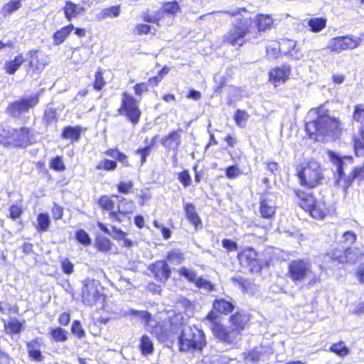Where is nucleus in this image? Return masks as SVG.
Here are the masks:
<instances>
[{
	"label": "nucleus",
	"mask_w": 364,
	"mask_h": 364,
	"mask_svg": "<svg viewBox=\"0 0 364 364\" xmlns=\"http://www.w3.org/2000/svg\"><path fill=\"white\" fill-rule=\"evenodd\" d=\"M353 146L355 155L364 157V125H362L358 132L354 135Z\"/></svg>",
	"instance_id": "24"
},
{
	"label": "nucleus",
	"mask_w": 364,
	"mask_h": 364,
	"mask_svg": "<svg viewBox=\"0 0 364 364\" xmlns=\"http://www.w3.org/2000/svg\"><path fill=\"white\" fill-rule=\"evenodd\" d=\"M74 29V26L69 24L57 31L53 35V44L58 46L63 43Z\"/></svg>",
	"instance_id": "30"
},
{
	"label": "nucleus",
	"mask_w": 364,
	"mask_h": 364,
	"mask_svg": "<svg viewBox=\"0 0 364 364\" xmlns=\"http://www.w3.org/2000/svg\"><path fill=\"white\" fill-rule=\"evenodd\" d=\"M362 42V39L353 35H346L332 38L327 44V48L331 52L339 54L346 50H353L358 48Z\"/></svg>",
	"instance_id": "11"
},
{
	"label": "nucleus",
	"mask_w": 364,
	"mask_h": 364,
	"mask_svg": "<svg viewBox=\"0 0 364 364\" xmlns=\"http://www.w3.org/2000/svg\"><path fill=\"white\" fill-rule=\"evenodd\" d=\"M151 270L159 281L164 282L170 277V268L164 261L156 262L152 266Z\"/></svg>",
	"instance_id": "18"
},
{
	"label": "nucleus",
	"mask_w": 364,
	"mask_h": 364,
	"mask_svg": "<svg viewBox=\"0 0 364 364\" xmlns=\"http://www.w3.org/2000/svg\"><path fill=\"white\" fill-rule=\"evenodd\" d=\"M22 6L21 0H10L6 3L0 11V15L4 18L18 10Z\"/></svg>",
	"instance_id": "31"
},
{
	"label": "nucleus",
	"mask_w": 364,
	"mask_h": 364,
	"mask_svg": "<svg viewBox=\"0 0 364 364\" xmlns=\"http://www.w3.org/2000/svg\"><path fill=\"white\" fill-rule=\"evenodd\" d=\"M50 167L58 171H63L65 169L63 159L60 156H56L52 159Z\"/></svg>",
	"instance_id": "56"
},
{
	"label": "nucleus",
	"mask_w": 364,
	"mask_h": 364,
	"mask_svg": "<svg viewBox=\"0 0 364 364\" xmlns=\"http://www.w3.org/2000/svg\"><path fill=\"white\" fill-rule=\"evenodd\" d=\"M65 16L68 21H71L72 18H76L78 16L83 15L85 11L84 6L74 4L72 1H67L63 8Z\"/></svg>",
	"instance_id": "19"
},
{
	"label": "nucleus",
	"mask_w": 364,
	"mask_h": 364,
	"mask_svg": "<svg viewBox=\"0 0 364 364\" xmlns=\"http://www.w3.org/2000/svg\"><path fill=\"white\" fill-rule=\"evenodd\" d=\"M29 65L33 72L40 73L44 68L46 63L38 58L37 51L33 50L30 52Z\"/></svg>",
	"instance_id": "36"
},
{
	"label": "nucleus",
	"mask_w": 364,
	"mask_h": 364,
	"mask_svg": "<svg viewBox=\"0 0 364 364\" xmlns=\"http://www.w3.org/2000/svg\"><path fill=\"white\" fill-rule=\"evenodd\" d=\"M269 349L267 347L257 346L253 348L247 354L244 353L245 359L248 362H257L259 360L260 357L266 353H268Z\"/></svg>",
	"instance_id": "29"
},
{
	"label": "nucleus",
	"mask_w": 364,
	"mask_h": 364,
	"mask_svg": "<svg viewBox=\"0 0 364 364\" xmlns=\"http://www.w3.org/2000/svg\"><path fill=\"white\" fill-rule=\"evenodd\" d=\"M99 205L104 210H112L114 206V202L111 198L104 196L100 198Z\"/></svg>",
	"instance_id": "52"
},
{
	"label": "nucleus",
	"mask_w": 364,
	"mask_h": 364,
	"mask_svg": "<svg viewBox=\"0 0 364 364\" xmlns=\"http://www.w3.org/2000/svg\"><path fill=\"white\" fill-rule=\"evenodd\" d=\"M213 308L220 313L227 314L233 311L234 304L231 301L220 299L214 301Z\"/></svg>",
	"instance_id": "34"
},
{
	"label": "nucleus",
	"mask_w": 364,
	"mask_h": 364,
	"mask_svg": "<svg viewBox=\"0 0 364 364\" xmlns=\"http://www.w3.org/2000/svg\"><path fill=\"white\" fill-rule=\"evenodd\" d=\"M30 129L27 127L14 129L11 136V145L21 147L27 146L30 144Z\"/></svg>",
	"instance_id": "17"
},
{
	"label": "nucleus",
	"mask_w": 364,
	"mask_h": 364,
	"mask_svg": "<svg viewBox=\"0 0 364 364\" xmlns=\"http://www.w3.org/2000/svg\"><path fill=\"white\" fill-rule=\"evenodd\" d=\"M103 288L99 281L87 279L83 282L82 301L87 306H93L105 300Z\"/></svg>",
	"instance_id": "9"
},
{
	"label": "nucleus",
	"mask_w": 364,
	"mask_h": 364,
	"mask_svg": "<svg viewBox=\"0 0 364 364\" xmlns=\"http://www.w3.org/2000/svg\"><path fill=\"white\" fill-rule=\"evenodd\" d=\"M23 57L21 54L16 56L14 60L6 61L4 63V68L5 69L6 73L9 75H13L20 68V66L23 63Z\"/></svg>",
	"instance_id": "33"
},
{
	"label": "nucleus",
	"mask_w": 364,
	"mask_h": 364,
	"mask_svg": "<svg viewBox=\"0 0 364 364\" xmlns=\"http://www.w3.org/2000/svg\"><path fill=\"white\" fill-rule=\"evenodd\" d=\"M296 195L299 199L298 203L299 206L306 212H309L312 208L314 203L316 200L312 195L303 191H296Z\"/></svg>",
	"instance_id": "25"
},
{
	"label": "nucleus",
	"mask_w": 364,
	"mask_h": 364,
	"mask_svg": "<svg viewBox=\"0 0 364 364\" xmlns=\"http://www.w3.org/2000/svg\"><path fill=\"white\" fill-rule=\"evenodd\" d=\"M95 247L102 252H107L111 250V241L105 237H98L95 242Z\"/></svg>",
	"instance_id": "40"
},
{
	"label": "nucleus",
	"mask_w": 364,
	"mask_h": 364,
	"mask_svg": "<svg viewBox=\"0 0 364 364\" xmlns=\"http://www.w3.org/2000/svg\"><path fill=\"white\" fill-rule=\"evenodd\" d=\"M308 26L311 28V31L320 32L326 27V19L322 17L312 18L308 21Z\"/></svg>",
	"instance_id": "37"
},
{
	"label": "nucleus",
	"mask_w": 364,
	"mask_h": 364,
	"mask_svg": "<svg viewBox=\"0 0 364 364\" xmlns=\"http://www.w3.org/2000/svg\"><path fill=\"white\" fill-rule=\"evenodd\" d=\"M242 172L237 166H228L225 170V175L230 179L236 178Z\"/></svg>",
	"instance_id": "58"
},
{
	"label": "nucleus",
	"mask_w": 364,
	"mask_h": 364,
	"mask_svg": "<svg viewBox=\"0 0 364 364\" xmlns=\"http://www.w3.org/2000/svg\"><path fill=\"white\" fill-rule=\"evenodd\" d=\"M297 172L301 184L308 188L317 186L323 178L320 165L314 160L310 161L305 167Z\"/></svg>",
	"instance_id": "7"
},
{
	"label": "nucleus",
	"mask_w": 364,
	"mask_h": 364,
	"mask_svg": "<svg viewBox=\"0 0 364 364\" xmlns=\"http://www.w3.org/2000/svg\"><path fill=\"white\" fill-rule=\"evenodd\" d=\"M309 213L316 219H323L327 213L326 203L322 200H316Z\"/></svg>",
	"instance_id": "28"
},
{
	"label": "nucleus",
	"mask_w": 364,
	"mask_h": 364,
	"mask_svg": "<svg viewBox=\"0 0 364 364\" xmlns=\"http://www.w3.org/2000/svg\"><path fill=\"white\" fill-rule=\"evenodd\" d=\"M124 200H120L118 203V212L115 211H111L109 213V218L112 221H117V222H122L127 213H130L134 210V203L132 201H130L128 209H124L123 205Z\"/></svg>",
	"instance_id": "20"
},
{
	"label": "nucleus",
	"mask_w": 364,
	"mask_h": 364,
	"mask_svg": "<svg viewBox=\"0 0 364 364\" xmlns=\"http://www.w3.org/2000/svg\"><path fill=\"white\" fill-rule=\"evenodd\" d=\"M183 208L187 220L195 226L196 228L201 225V220L196 213L195 206L192 203H186Z\"/></svg>",
	"instance_id": "27"
},
{
	"label": "nucleus",
	"mask_w": 364,
	"mask_h": 364,
	"mask_svg": "<svg viewBox=\"0 0 364 364\" xmlns=\"http://www.w3.org/2000/svg\"><path fill=\"white\" fill-rule=\"evenodd\" d=\"M195 284L198 288L201 289L206 292H210L214 289L213 284H212L209 281L201 277L196 280Z\"/></svg>",
	"instance_id": "48"
},
{
	"label": "nucleus",
	"mask_w": 364,
	"mask_h": 364,
	"mask_svg": "<svg viewBox=\"0 0 364 364\" xmlns=\"http://www.w3.org/2000/svg\"><path fill=\"white\" fill-rule=\"evenodd\" d=\"M207 319L211 322L210 328L213 335L220 341L229 345L237 342L241 331L244 329L248 321L246 315L239 313L231 316L232 326L227 327L217 322L216 315L214 313H210L207 316Z\"/></svg>",
	"instance_id": "4"
},
{
	"label": "nucleus",
	"mask_w": 364,
	"mask_h": 364,
	"mask_svg": "<svg viewBox=\"0 0 364 364\" xmlns=\"http://www.w3.org/2000/svg\"><path fill=\"white\" fill-rule=\"evenodd\" d=\"M248 114L242 110L237 109L235 114V121L236 124L240 127H244V123L248 119Z\"/></svg>",
	"instance_id": "50"
},
{
	"label": "nucleus",
	"mask_w": 364,
	"mask_h": 364,
	"mask_svg": "<svg viewBox=\"0 0 364 364\" xmlns=\"http://www.w3.org/2000/svg\"><path fill=\"white\" fill-rule=\"evenodd\" d=\"M287 277L296 284L309 278V285L320 282V277L313 273L311 263L306 259H294L288 265Z\"/></svg>",
	"instance_id": "6"
},
{
	"label": "nucleus",
	"mask_w": 364,
	"mask_h": 364,
	"mask_svg": "<svg viewBox=\"0 0 364 364\" xmlns=\"http://www.w3.org/2000/svg\"><path fill=\"white\" fill-rule=\"evenodd\" d=\"M363 256L364 254L358 248L347 247L344 250V257H338V258L340 259V263L354 264ZM336 257L338 258V257Z\"/></svg>",
	"instance_id": "22"
},
{
	"label": "nucleus",
	"mask_w": 364,
	"mask_h": 364,
	"mask_svg": "<svg viewBox=\"0 0 364 364\" xmlns=\"http://www.w3.org/2000/svg\"><path fill=\"white\" fill-rule=\"evenodd\" d=\"M50 335L56 342H65L68 339L67 331L60 327L51 329Z\"/></svg>",
	"instance_id": "42"
},
{
	"label": "nucleus",
	"mask_w": 364,
	"mask_h": 364,
	"mask_svg": "<svg viewBox=\"0 0 364 364\" xmlns=\"http://www.w3.org/2000/svg\"><path fill=\"white\" fill-rule=\"evenodd\" d=\"M281 46V53L289 55L294 60H300L303 58V53L296 47V42L291 39H282L279 42Z\"/></svg>",
	"instance_id": "16"
},
{
	"label": "nucleus",
	"mask_w": 364,
	"mask_h": 364,
	"mask_svg": "<svg viewBox=\"0 0 364 364\" xmlns=\"http://www.w3.org/2000/svg\"><path fill=\"white\" fill-rule=\"evenodd\" d=\"M237 17L233 26L223 36V42L233 46H242L250 38H247L253 28L250 13L245 8L225 11Z\"/></svg>",
	"instance_id": "2"
},
{
	"label": "nucleus",
	"mask_w": 364,
	"mask_h": 364,
	"mask_svg": "<svg viewBox=\"0 0 364 364\" xmlns=\"http://www.w3.org/2000/svg\"><path fill=\"white\" fill-rule=\"evenodd\" d=\"M71 331L73 334L76 335L79 338H82L85 336V331L82 328V326L78 321H75L73 323Z\"/></svg>",
	"instance_id": "60"
},
{
	"label": "nucleus",
	"mask_w": 364,
	"mask_h": 364,
	"mask_svg": "<svg viewBox=\"0 0 364 364\" xmlns=\"http://www.w3.org/2000/svg\"><path fill=\"white\" fill-rule=\"evenodd\" d=\"M259 31H264L271 28L273 19L269 15L258 14L255 19Z\"/></svg>",
	"instance_id": "35"
},
{
	"label": "nucleus",
	"mask_w": 364,
	"mask_h": 364,
	"mask_svg": "<svg viewBox=\"0 0 364 364\" xmlns=\"http://www.w3.org/2000/svg\"><path fill=\"white\" fill-rule=\"evenodd\" d=\"M178 180L186 188L191 185V178L187 171H183L178 174Z\"/></svg>",
	"instance_id": "63"
},
{
	"label": "nucleus",
	"mask_w": 364,
	"mask_h": 364,
	"mask_svg": "<svg viewBox=\"0 0 364 364\" xmlns=\"http://www.w3.org/2000/svg\"><path fill=\"white\" fill-rule=\"evenodd\" d=\"M140 348L143 354H150L153 351V343L147 336L141 338Z\"/></svg>",
	"instance_id": "44"
},
{
	"label": "nucleus",
	"mask_w": 364,
	"mask_h": 364,
	"mask_svg": "<svg viewBox=\"0 0 364 364\" xmlns=\"http://www.w3.org/2000/svg\"><path fill=\"white\" fill-rule=\"evenodd\" d=\"M118 112L125 115L133 124H136L141 117V111L136 100L127 92L122 94V105Z\"/></svg>",
	"instance_id": "12"
},
{
	"label": "nucleus",
	"mask_w": 364,
	"mask_h": 364,
	"mask_svg": "<svg viewBox=\"0 0 364 364\" xmlns=\"http://www.w3.org/2000/svg\"><path fill=\"white\" fill-rule=\"evenodd\" d=\"M22 324L16 318H11L5 323V328L10 333H18L21 331Z\"/></svg>",
	"instance_id": "43"
},
{
	"label": "nucleus",
	"mask_w": 364,
	"mask_h": 364,
	"mask_svg": "<svg viewBox=\"0 0 364 364\" xmlns=\"http://www.w3.org/2000/svg\"><path fill=\"white\" fill-rule=\"evenodd\" d=\"M80 135V127H66L62 132V137L66 139L77 141Z\"/></svg>",
	"instance_id": "38"
},
{
	"label": "nucleus",
	"mask_w": 364,
	"mask_h": 364,
	"mask_svg": "<svg viewBox=\"0 0 364 364\" xmlns=\"http://www.w3.org/2000/svg\"><path fill=\"white\" fill-rule=\"evenodd\" d=\"M328 155L336 170L333 176L334 186L342 189L346 193L353 182L352 177L350 175L348 176L345 175L343 172L345 163L339 156L332 151L329 152Z\"/></svg>",
	"instance_id": "10"
},
{
	"label": "nucleus",
	"mask_w": 364,
	"mask_h": 364,
	"mask_svg": "<svg viewBox=\"0 0 364 364\" xmlns=\"http://www.w3.org/2000/svg\"><path fill=\"white\" fill-rule=\"evenodd\" d=\"M58 108L55 107L53 102L48 103L44 110L43 121L46 125H50L53 122H56L58 117Z\"/></svg>",
	"instance_id": "26"
},
{
	"label": "nucleus",
	"mask_w": 364,
	"mask_h": 364,
	"mask_svg": "<svg viewBox=\"0 0 364 364\" xmlns=\"http://www.w3.org/2000/svg\"><path fill=\"white\" fill-rule=\"evenodd\" d=\"M240 264L251 272H259L262 269L261 262L257 258V253L252 248L244 250L238 254Z\"/></svg>",
	"instance_id": "13"
},
{
	"label": "nucleus",
	"mask_w": 364,
	"mask_h": 364,
	"mask_svg": "<svg viewBox=\"0 0 364 364\" xmlns=\"http://www.w3.org/2000/svg\"><path fill=\"white\" fill-rule=\"evenodd\" d=\"M275 196L272 193H267L260 198L259 214L264 219L272 220L276 213Z\"/></svg>",
	"instance_id": "14"
},
{
	"label": "nucleus",
	"mask_w": 364,
	"mask_h": 364,
	"mask_svg": "<svg viewBox=\"0 0 364 364\" xmlns=\"http://www.w3.org/2000/svg\"><path fill=\"white\" fill-rule=\"evenodd\" d=\"M163 11L165 13L175 16L180 11V6L176 1H168L163 5Z\"/></svg>",
	"instance_id": "46"
},
{
	"label": "nucleus",
	"mask_w": 364,
	"mask_h": 364,
	"mask_svg": "<svg viewBox=\"0 0 364 364\" xmlns=\"http://www.w3.org/2000/svg\"><path fill=\"white\" fill-rule=\"evenodd\" d=\"M41 341L39 339H34L27 343L26 348L29 356L37 362L43 360V356L41 351Z\"/></svg>",
	"instance_id": "23"
},
{
	"label": "nucleus",
	"mask_w": 364,
	"mask_h": 364,
	"mask_svg": "<svg viewBox=\"0 0 364 364\" xmlns=\"http://www.w3.org/2000/svg\"><path fill=\"white\" fill-rule=\"evenodd\" d=\"M330 350L331 352L335 353L339 356L343 357L349 353L348 348L346 346L343 342L341 341L338 343L333 344Z\"/></svg>",
	"instance_id": "45"
},
{
	"label": "nucleus",
	"mask_w": 364,
	"mask_h": 364,
	"mask_svg": "<svg viewBox=\"0 0 364 364\" xmlns=\"http://www.w3.org/2000/svg\"><path fill=\"white\" fill-rule=\"evenodd\" d=\"M38 225L36 230L38 232H46L48 230L50 220V217L47 213H40L37 217Z\"/></svg>",
	"instance_id": "39"
},
{
	"label": "nucleus",
	"mask_w": 364,
	"mask_h": 364,
	"mask_svg": "<svg viewBox=\"0 0 364 364\" xmlns=\"http://www.w3.org/2000/svg\"><path fill=\"white\" fill-rule=\"evenodd\" d=\"M76 240L83 245L87 246L91 244V239L89 235L83 230H78L75 232Z\"/></svg>",
	"instance_id": "47"
},
{
	"label": "nucleus",
	"mask_w": 364,
	"mask_h": 364,
	"mask_svg": "<svg viewBox=\"0 0 364 364\" xmlns=\"http://www.w3.org/2000/svg\"><path fill=\"white\" fill-rule=\"evenodd\" d=\"M167 259L171 263L181 264L184 257L182 253L178 251H171L168 254Z\"/></svg>",
	"instance_id": "55"
},
{
	"label": "nucleus",
	"mask_w": 364,
	"mask_h": 364,
	"mask_svg": "<svg viewBox=\"0 0 364 364\" xmlns=\"http://www.w3.org/2000/svg\"><path fill=\"white\" fill-rule=\"evenodd\" d=\"M353 181L354 179L363 180L364 179V166L355 167L350 174Z\"/></svg>",
	"instance_id": "64"
},
{
	"label": "nucleus",
	"mask_w": 364,
	"mask_h": 364,
	"mask_svg": "<svg viewBox=\"0 0 364 364\" xmlns=\"http://www.w3.org/2000/svg\"><path fill=\"white\" fill-rule=\"evenodd\" d=\"M307 118L306 130L311 136H315L317 141L338 137L341 132L339 119L331 116L324 105L310 109Z\"/></svg>",
	"instance_id": "1"
},
{
	"label": "nucleus",
	"mask_w": 364,
	"mask_h": 364,
	"mask_svg": "<svg viewBox=\"0 0 364 364\" xmlns=\"http://www.w3.org/2000/svg\"><path fill=\"white\" fill-rule=\"evenodd\" d=\"M13 133L14 129H6L0 126V144L11 145V136Z\"/></svg>",
	"instance_id": "41"
},
{
	"label": "nucleus",
	"mask_w": 364,
	"mask_h": 364,
	"mask_svg": "<svg viewBox=\"0 0 364 364\" xmlns=\"http://www.w3.org/2000/svg\"><path fill=\"white\" fill-rule=\"evenodd\" d=\"M181 130L173 131L163 138L161 144L169 150H176L181 144Z\"/></svg>",
	"instance_id": "21"
},
{
	"label": "nucleus",
	"mask_w": 364,
	"mask_h": 364,
	"mask_svg": "<svg viewBox=\"0 0 364 364\" xmlns=\"http://www.w3.org/2000/svg\"><path fill=\"white\" fill-rule=\"evenodd\" d=\"M279 52H281L279 42H273L267 47V55L272 58H277Z\"/></svg>",
	"instance_id": "53"
},
{
	"label": "nucleus",
	"mask_w": 364,
	"mask_h": 364,
	"mask_svg": "<svg viewBox=\"0 0 364 364\" xmlns=\"http://www.w3.org/2000/svg\"><path fill=\"white\" fill-rule=\"evenodd\" d=\"M121 9L119 6H113L102 9L96 15L98 21H103L107 18H116L119 16Z\"/></svg>",
	"instance_id": "32"
},
{
	"label": "nucleus",
	"mask_w": 364,
	"mask_h": 364,
	"mask_svg": "<svg viewBox=\"0 0 364 364\" xmlns=\"http://www.w3.org/2000/svg\"><path fill=\"white\" fill-rule=\"evenodd\" d=\"M63 272L65 274H70L73 272V264L68 258H64L60 261Z\"/></svg>",
	"instance_id": "62"
},
{
	"label": "nucleus",
	"mask_w": 364,
	"mask_h": 364,
	"mask_svg": "<svg viewBox=\"0 0 364 364\" xmlns=\"http://www.w3.org/2000/svg\"><path fill=\"white\" fill-rule=\"evenodd\" d=\"M95 79L94 82V88L97 90H100L102 89L104 85H105V82L102 77V73L100 69H99L95 73Z\"/></svg>",
	"instance_id": "59"
},
{
	"label": "nucleus",
	"mask_w": 364,
	"mask_h": 364,
	"mask_svg": "<svg viewBox=\"0 0 364 364\" xmlns=\"http://www.w3.org/2000/svg\"><path fill=\"white\" fill-rule=\"evenodd\" d=\"M117 168V163L114 161L105 159L100 161L96 166L98 170L113 171Z\"/></svg>",
	"instance_id": "51"
},
{
	"label": "nucleus",
	"mask_w": 364,
	"mask_h": 364,
	"mask_svg": "<svg viewBox=\"0 0 364 364\" xmlns=\"http://www.w3.org/2000/svg\"><path fill=\"white\" fill-rule=\"evenodd\" d=\"M23 213L21 205L18 204H14L10 207L9 209V217L13 219L16 220Z\"/></svg>",
	"instance_id": "57"
},
{
	"label": "nucleus",
	"mask_w": 364,
	"mask_h": 364,
	"mask_svg": "<svg viewBox=\"0 0 364 364\" xmlns=\"http://www.w3.org/2000/svg\"><path fill=\"white\" fill-rule=\"evenodd\" d=\"M343 242H344L347 246L353 245L357 238L356 235L352 231H347L343 235Z\"/></svg>",
	"instance_id": "61"
},
{
	"label": "nucleus",
	"mask_w": 364,
	"mask_h": 364,
	"mask_svg": "<svg viewBox=\"0 0 364 364\" xmlns=\"http://www.w3.org/2000/svg\"><path fill=\"white\" fill-rule=\"evenodd\" d=\"M177 340L181 351L201 353L206 346L203 331L196 326H181Z\"/></svg>",
	"instance_id": "5"
},
{
	"label": "nucleus",
	"mask_w": 364,
	"mask_h": 364,
	"mask_svg": "<svg viewBox=\"0 0 364 364\" xmlns=\"http://www.w3.org/2000/svg\"><path fill=\"white\" fill-rule=\"evenodd\" d=\"M353 120L361 124H364V108L362 105H358L355 107Z\"/></svg>",
	"instance_id": "54"
},
{
	"label": "nucleus",
	"mask_w": 364,
	"mask_h": 364,
	"mask_svg": "<svg viewBox=\"0 0 364 364\" xmlns=\"http://www.w3.org/2000/svg\"><path fill=\"white\" fill-rule=\"evenodd\" d=\"M290 73L289 65H283L273 68L269 73V81L277 87L284 83L289 78Z\"/></svg>",
	"instance_id": "15"
},
{
	"label": "nucleus",
	"mask_w": 364,
	"mask_h": 364,
	"mask_svg": "<svg viewBox=\"0 0 364 364\" xmlns=\"http://www.w3.org/2000/svg\"><path fill=\"white\" fill-rule=\"evenodd\" d=\"M126 315L134 317H139L144 323L151 333L155 335L157 339L161 342L173 343L176 339L180 332L181 325L175 324L173 321H166L161 323L156 324V321L152 318L151 314L146 311H136L129 309Z\"/></svg>",
	"instance_id": "3"
},
{
	"label": "nucleus",
	"mask_w": 364,
	"mask_h": 364,
	"mask_svg": "<svg viewBox=\"0 0 364 364\" xmlns=\"http://www.w3.org/2000/svg\"><path fill=\"white\" fill-rule=\"evenodd\" d=\"M178 272L181 276L185 277L189 282H195L197 279L196 274L193 269L183 267L178 269Z\"/></svg>",
	"instance_id": "49"
},
{
	"label": "nucleus",
	"mask_w": 364,
	"mask_h": 364,
	"mask_svg": "<svg viewBox=\"0 0 364 364\" xmlns=\"http://www.w3.org/2000/svg\"><path fill=\"white\" fill-rule=\"evenodd\" d=\"M39 102L38 94L32 95L28 97H23L9 104L6 108V113L15 118L25 120L24 115L30 109L33 108Z\"/></svg>",
	"instance_id": "8"
}]
</instances>
